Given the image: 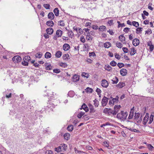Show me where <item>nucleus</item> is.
<instances>
[{
	"label": "nucleus",
	"instance_id": "obj_24",
	"mask_svg": "<svg viewBox=\"0 0 154 154\" xmlns=\"http://www.w3.org/2000/svg\"><path fill=\"white\" fill-rule=\"evenodd\" d=\"M134 110L133 109H131L130 111V114L128 118L130 119H132L134 116Z\"/></svg>",
	"mask_w": 154,
	"mask_h": 154
},
{
	"label": "nucleus",
	"instance_id": "obj_36",
	"mask_svg": "<svg viewBox=\"0 0 154 154\" xmlns=\"http://www.w3.org/2000/svg\"><path fill=\"white\" fill-rule=\"evenodd\" d=\"M73 126L72 125H69L67 128V129L68 131H72L73 129Z\"/></svg>",
	"mask_w": 154,
	"mask_h": 154
},
{
	"label": "nucleus",
	"instance_id": "obj_64",
	"mask_svg": "<svg viewBox=\"0 0 154 154\" xmlns=\"http://www.w3.org/2000/svg\"><path fill=\"white\" fill-rule=\"evenodd\" d=\"M69 57V55L68 54H65L63 56V58L65 60L68 59Z\"/></svg>",
	"mask_w": 154,
	"mask_h": 154
},
{
	"label": "nucleus",
	"instance_id": "obj_10",
	"mask_svg": "<svg viewBox=\"0 0 154 154\" xmlns=\"http://www.w3.org/2000/svg\"><path fill=\"white\" fill-rule=\"evenodd\" d=\"M139 43L140 41L138 39L135 38L133 40L132 44L134 46H137L139 45Z\"/></svg>",
	"mask_w": 154,
	"mask_h": 154
},
{
	"label": "nucleus",
	"instance_id": "obj_39",
	"mask_svg": "<svg viewBox=\"0 0 154 154\" xmlns=\"http://www.w3.org/2000/svg\"><path fill=\"white\" fill-rule=\"evenodd\" d=\"M116 45L118 48H121L123 46L122 44L120 42H117L116 43Z\"/></svg>",
	"mask_w": 154,
	"mask_h": 154
},
{
	"label": "nucleus",
	"instance_id": "obj_19",
	"mask_svg": "<svg viewBox=\"0 0 154 154\" xmlns=\"http://www.w3.org/2000/svg\"><path fill=\"white\" fill-rule=\"evenodd\" d=\"M69 45L67 44H65L63 46V48L64 51H66L69 50L70 48Z\"/></svg>",
	"mask_w": 154,
	"mask_h": 154
},
{
	"label": "nucleus",
	"instance_id": "obj_63",
	"mask_svg": "<svg viewBox=\"0 0 154 154\" xmlns=\"http://www.w3.org/2000/svg\"><path fill=\"white\" fill-rule=\"evenodd\" d=\"M103 145L105 146L108 147L109 146V144L106 141H105L103 142Z\"/></svg>",
	"mask_w": 154,
	"mask_h": 154
},
{
	"label": "nucleus",
	"instance_id": "obj_47",
	"mask_svg": "<svg viewBox=\"0 0 154 154\" xmlns=\"http://www.w3.org/2000/svg\"><path fill=\"white\" fill-rule=\"evenodd\" d=\"M154 116L152 115H151L149 117V124H151L153 121V120Z\"/></svg>",
	"mask_w": 154,
	"mask_h": 154
},
{
	"label": "nucleus",
	"instance_id": "obj_40",
	"mask_svg": "<svg viewBox=\"0 0 154 154\" xmlns=\"http://www.w3.org/2000/svg\"><path fill=\"white\" fill-rule=\"evenodd\" d=\"M90 112L91 113H94L95 112V110L93 106L91 105L89 106Z\"/></svg>",
	"mask_w": 154,
	"mask_h": 154
},
{
	"label": "nucleus",
	"instance_id": "obj_3",
	"mask_svg": "<svg viewBox=\"0 0 154 154\" xmlns=\"http://www.w3.org/2000/svg\"><path fill=\"white\" fill-rule=\"evenodd\" d=\"M103 112L105 114H107L109 115H112L113 116L115 115H114L113 110L111 109L105 108L104 109Z\"/></svg>",
	"mask_w": 154,
	"mask_h": 154
},
{
	"label": "nucleus",
	"instance_id": "obj_33",
	"mask_svg": "<svg viewBox=\"0 0 154 154\" xmlns=\"http://www.w3.org/2000/svg\"><path fill=\"white\" fill-rule=\"evenodd\" d=\"M68 35L71 38L74 37V34L72 30H69L68 33Z\"/></svg>",
	"mask_w": 154,
	"mask_h": 154
},
{
	"label": "nucleus",
	"instance_id": "obj_60",
	"mask_svg": "<svg viewBox=\"0 0 154 154\" xmlns=\"http://www.w3.org/2000/svg\"><path fill=\"white\" fill-rule=\"evenodd\" d=\"M96 92L97 93V94L99 95H100L101 93V90L99 88H97L96 91Z\"/></svg>",
	"mask_w": 154,
	"mask_h": 154
},
{
	"label": "nucleus",
	"instance_id": "obj_4",
	"mask_svg": "<svg viewBox=\"0 0 154 154\" xmlns=\"http://www.w3.org/2000/svg\"><path fill=\"white\" fill-rule=\"evenodd\" d=\"M63 32L62 30L58 29L56 32V35L53 37V39L54 40H57V38L61 37L62 35Z\"/></svg>",
	"mask_w": 154,
	"mask_h": 154
},
{
	"label": "nucleus",
	"instance_id": "obj_58",
	"mask_svg": "<svg viewBox=\"0 0 154 154\" xmlns=\"http://www.w3.org/2000/svg\"><path fill=\"white\" fill-rule=\"evenodd\" d=\"M147 147L149 150H152L154 148L150 144H148L147 145Z\"/></svg>",
	"mask_w": 154,
	"mask_h": 154
},
{
	"label": "nucleus",
	"instance_id": "obj_17",
	"mask_svg": "<svg viewBox=\"0 0 154 154\" xmlns=\"http://www.w3.org/2000/svg\"><path fill=\"white\" fill-rule=\"evenodd\" d=\"M54 17V16L53 13L52 12H50L48 14V18L51 20H53Z\"/></svg>",
	"mask_w": 154,
	"mask_h": 154
},
{
	"label": "nucleus",
	"instance_id": "obj_52",
	"mask_svg": "<svg viewBox=\"0 0 154 154\" xmlns=\"http://www.w3.org/2000/svg\"><path fill=\"white\" fill-rule=\"evenodd\" d=\"M115 57L118 59V60H119L120 58H121V56L118 54L117 53H116L115 54Z\"/></svg>",
	"mask_w": 154,
	"mask_h": 154
},
{
	"label": "nucleus",
	"instance_id": "obj_50",
	"mask_svg": "<svg viewBox=\"0 0 154 154\" xmlns=\"http://www.w3.org/2000/svg\"><path fill=\"white\" fill-rule=\"evenodd\" d=\"M22 64L24 66H28V65L29 63L25 60H23L22 62Z\"/></svg>",
	"mask_w": 154,
	"mask_h": 154
},
{
	"label": "nucleus",
	"instance_id": "obj_11",
	"mask_svg": "<svg viewBox=\"0 0 154 154\" xmlns=\"http://www.w3.org/2000/svg\"><path fill=\"white\" fill-rule=\"evenodd\" d=\"M119 38L120 40L124 44H126V42L125 41V39L123 35H121L119 36Z\"/></svg>",
	"mask_w": 154,
	"mask_h": 154
},
{
	"label": "nucleus",
	"instance_id": "obj_46",
	"mask_svg": "<svg viewBox=\"0 0 154 154\" xmlns=\"http://www.w3.org/2000/svg\"><path fill=\"white\" fill-rule=\"evenodd\" d=\"M110 64L112 66H115L117 65V63L114 60H112L110 63Z\"/></svg>",
	"mask_w": 154,
	"mask_h": 154
},
{
	"label": "nucleus",
	"instance_id": "obj_35",
	"mask_svg": "<svg viewBox=\"0 0 154 154\" xmlns=\"http://www.w3.org/2000/svg\"><path fill=\"white\" fill-rule=\"evenodd\" d=\"M92 37L90 35L89 32H88V34L86 35V38L87 40L91 41L92 40Z\"/></svg>",
	"mask_w": 154,
	"mask_h": 154
},
{
	"label": "nucleus",
	"instance_id": "obj_45",
	"mask_svg": "<svg viewBox=\"0 0 154 154\" xmlns=\"http://www.w3.org/2000/svg\"><path fill=\"white\" fill-rule=\"evenodd\" d=\"M132 24L136 27H138L139 26V24L136 21L132 22Z\"/></svg>",
	"mask_w": 154,
	"mask_h": 154
},
{
	"label": "nucleus",
	"instance_id": "obj_29",
	"mask_svg": "<svg viewBox=\"0 0 154 154\" xmlns=\"http://www.w3.org/2000/svg\"><path fill=\"white\" fill-rule=\"evenodd\" d=\"M125 86V83L124 82H119L117 85V87L120 88H122Z\"/></svg>",
	"mask_w": 154,
	"mask_h": 154
},
{
	"label": "nucleus",
	"instance_id": "obj_62",
	"mask_svg": "<svg viewBox=\"0 0 154 154\" xmlns=\"http://www.w3.org/2000/svg\"><path fill=\"white\" fill-rule=\"evenodd\" d=\"M53 72L56 73H58L60 72V70L59 69H53Z\"/></svg>",
	"mask_w": 154,
	"mask_h": 154
},
{
	"label": "nucleus",
	"instance_id": "obj_30",
	"mask_svg": "<svg viewBox=\"0 0 154 154\" xmlns=\"http://www.w3.org/2000/svg\"><path fill=\"white\" fill-rule=\"evenodd\" d=\"M51 54L49 52H47L45 54V58L49 59L51 57Z\"/></svg>",
	"mask_w": 154,
	"mask_h": 154
},
{
	"label": "nucleus",
	"instance_id": "obj_42",
	"mask_svg": "<svg viewBox=\"0 0 154 154\" xmlns=\"http://www.w3.org/2000/svg\"><path fill=\"white\" fill-rule=\"evenodd\" d=\"M134 119L136 121L138 120V119H139L140 115V114L139 113H135V114Z\"/></svg>",
	"mask_w": 154,
	"mask_h": 154
},
{
	"label": "nucleus",
	"instance_id": "obj_41",
	"mask_svg": "<svg viewBox=\"0 0 154 154\" xmlns=\"http://www.w3.org/2000/svg\"><path fill=\"white\" fill-rule=\"evenodd\" d=\"M85 91L87 93H92L93 91V89L89 87H87L85 90Z\"/></svg>",
	"mask_w": 154,
	"mask_h": 154
},
{
	"label": "nucleus",
	"instance_id": "obj_28",
	"mask_svg": "<svg viewBox=\"0 0 154 154\" xmlns=\"http://www.w3.org/2000/svg\"><path fill=\"white\" fill-rule=\"evenodd\" d=\"M62 52L61 51H58L56 52L55 55L57 57L60 58L62 56Z\"/></svg>",
	"mask_w": 154,
	"mask_h": 154
},
{
	"label": "nucleus",
	"instance_id": "obj_31",
	"mask_svg": "<svg viewBox=\"0 0 154 154\" xmlns=\"http://www.w3.org/2000/svg\"><path fill=\"white\" fill-rule=\"evenodd\" d=\"M23 60L27 61L29 63V61L31 60V57L29 56H26L23 58Z\"/></svg>",
	"mask_w": 154,
	"mask_h": 154
},
{
	"label": "nucleus",
	"instance_id": "obj_43",
	"mask_svg": "<svg viewBox=\"0 0 154 154\" xmlns=\"http://www.w3.org/2000/svg\"><path fill=\"white\" fill-rule=\"evenodd\" d=\"M113 84H117L118 82V79L115 76V77L113 79V80H112Z\"/></svg>",
	"mask_w": 154,
	"mask_h": 154
},
{
	"label": "nucleus",
	"instance_id": "obj_49",
	"mask_svg": "<svg viewBox=\"0 0 154 154\" xmlns=\"http://www.w3.org/2000/svg\"><path fill=\"white\" fill-rule=\"evenodd\" d=\"M129 130H130L131 131H133L134 132H139V131L138 130H137L136 129H134L133 128H128Z\"/></svg>",
	"mask_w": 154,
	"mask_h": 154
},
{
	"label": "nucleus",
	"instance_id": "obj_1",
	"mask_svg": "<svg viewBox=\"0 0 154 154\" xmlns=\"http://www.w3.org/2000/svg\"><path fill=\"white\" fill-rule=\"evenodd\" d=\"M128 115V113L127 112L122 111L117 114V118L121 121H124L126 119Z\"/></svg>",
	"mask_w": 154,
	"mask_h": 154
},
{
	"label": "nucleus",
	"instance_id": "obj_54",
	"mask_svg": "<svg viewBox=\"0 0 154 154\" xmlns=\"http://www.w3.org/2000/svg\"><path fill=\"white\" fill-rule=\"evenodd\" d=\"M85 114V113L84 112H81L80 113L78 114L77 117L79 118H81Z\"/></svg>",
	"mask_w": 154,
	"mask_h": 154
},
{
	"label": "nucleus",
	"instance_id": "obj_15",
	"mask_svg": "<svg viewBox=\"0 0 154 154\" xmlns=\"http://www.w3.org/2000/svg\"><path fill=\"white\" fill-rule=\"evenodd\" d=\"M45 69L47 70H50L52 69V67L51 66V64L49 63H45Z\"/></svg>",
	"mask_w": 154,
	"mask_h": 154
},
{
	"label": "nucleus",
	"instance_id": "obj_57",
	"mask_svg": "<svg viewBox=\"0 0 154 154\" xmlns=\"http://www.w3.org/2000/svg\"><path fill=\"white\" fill-rule=\"evenodd\" d=\"M117 66L119 68H120L123 67L124 65L123 63H119L117 64Z\"/></svg>",
	"mask_w": 154,
	"mask_h": 154
},
{
	"label": "nucleus",
	"instance_id": "obj_12",
	"mask_svg": "<svg viewBox=\"0 0 154 154\" xmlns=\"http://www.w3.org/2000/svg\"><path fill=\"white\" fill-rule=\"evenodd\" d=\"M147 45L149 46V50L150 51H152L154 49V46L152 44V42L151 41H149L147 42Z\"/></svg>",
	"mask_w": 154,
	"mask_h": 154
},
{
	"label": "nucleus",
	"instance_id": "obj_44",
	"mask_svg": "<svg viewBox=\"0 0 154 154\" xmlns=\"http://www.w3.org/2000/svg\"><path fill=\"white\" fill-rule=\"evenodd\" d=\"M94 102V104L96 107H98L99 104V102L97 100L95 99V100L93 101Z\"/></svg>",
	"mask_w": 154,
	"mask_h": 154
},
{
	"label": "nucleus",
	"instance_id": "obj_21",
	"mask_svg": "<svg viewBox=\"0 0 154 154\" xmlns=\"http://www.w3.org/2000/svg\"><path fill=\"white\" fill-rule=\"evenodd\" d=\"M73 81L74 82H76L78 81L79 79V77L78 75L75 74L72 78Z\"/></svg>",
	"mask_w": 154,
	"mask_h": 154
},
{
	"label": "nucleus",
	"instance_id": "obj_59",
	"mask_svg": "<svg viewBox=\"0 0 154 154\" xmlns=\"http://www.w3.org/2000/svg\"><path fill=\"white\" fill-rule=\"evenodd\" d=\"M107 23L109 26H111V25H113V20H109L107 22Z\"/></svg>",
	"mask_w": 154,
	"mask_h": 154
},
{
	"label": "nucleus",
	"instance_id": "obj_26",
	"mask_svg": "<svg viewBox=\"0 0 154 154\" xmlns=\"http://www.w3.org/2000/svg\"><path fill=\"white\" fill-rule=\"evenodd\" d=\"M64 137L65 139L68 140L70 137V134L69 133H66L64 135Z\"/></svg>",
	"mask_w": 154,
	"mask_h": 154
},
{
	"label": "nucleus",
	"instance_id": "obj_25",
	"mask_svg": "<svg viewBox=\"0 0 154 154\" xmlns=\"http://www.w3.org/2000/svg\"><path fill=\"white\" fill-rule=\"evenodd\" d=\"M130 50L131 51L130 53V54L131 56L134 55L136 53V51L134 47L131 48L130 49Z\"/></svg>",
	"mask_w": 154,
	"mask_h": 154
},
{
	"label": "nucleus",
	"instance_id": "obj_38",
	"mask_svg": "<svg viewBox=\"0 0 154 154\" xmlns=\"http://www.w3.org/2000/svg\"><path fill=\"white\" fill-rule=\"evenodd\" d=\"M35 60H32L31 61V63L32 64H33V65L35 66V67H39L40 65L37 62L35 63Z\"/></svg>",
	"mask_w": 154,
	"mask_h": 154
},
{
	"label": "nucleus",
	"instance_id": "obj_51",
	"mask_svg": "<svg viewBox=\"0 0 154 154\" xmlns=\"http://www.w3.org/2000/svg\"><path fill=\"white\" fill-rule=\"evenodd\" d=\"M80 41L81 42L84 43L85 41V39L83 35H82L80 38Z\"/></svg>",
	"mask_w": 154,
	"mask_h": 154
},
{
	"label": "nucleus",
	"instance_id": "obj_61",
	"mask_svg": "<svg viewBox=\"0 0 154 154\" xmlns=\"http://www.w3.org/2000/svg\"><path fill=\"white\" fill-rule=\"evenodd\" d=\"M74 150H75V153H79L80 152H82V153H85V152L83 151H79V150H78L77 148H74Z\"/></svg>",
	"mask_w": 154,
	"mask_h": 154
},
{
	"label": "nucleus",
	"instance_id": "obj_53",
	"mask_svg": "<svg viewBox=\"0 0 154 154\" xmlns=\"http://www.w3.org/2000/svg\"><path fill=\"white\" fill-rule=\"evenodd\" d=\"M59 24L62 26H65V24L63 20L59 21Z\"/></svg>",
	"mask_w": 154,
	"mask_h": 154
},
{
	"label": "nucleus",
	"instance_id": "obj_13",
	"mask_svg": "<svg viewBox=\"0 0 154 154\" xmlns=\"http://www.w3.org/2000/svg\"><path fill=\"white\" fill-rule=\"evenodd\" d=\"M149 116L148 114L146 113L145 117L144 118L143 120V123L144 125H146L148 121V120Z\"/></svg>",
	"mask_w": 154,
	"mask_h": 154
},
{
	"label": "nucleus",
	"instance_id": "obj_7",
	"mask_svg": "<svg viewBox=\"0 0 154 154\" xmlns=\"http://www.w3.org/2000/svg\"><path fill=\"white\" fill-rule=\"evenodd\" d=\"M121 107L120 105H116L114 106V109L113 110L114 115H116L118 112Z\"/></svg>",
	"mask_w": 154,
	"mask_h": 154
},
{
	"label": "nucleus",
	"instance_id": "obj_55",
	"mask_svg": "<svg viewBox=\"0 0 154 154\" xmlns=\"http://www.w3.org/2000/svg\"><path fill=\"white\" fill-rule=\"evenodd\" d=\"M122 49L123 52L125 53H128V50L127 48L123 47Z\"/></svg>",
	"mask_w": 154,
	"mask_h": 154
},
{
	"label": "nucleus",
	"instance_id": "obj_20",
	"mask_svg": "<svg viewBox=\"0 0 154 154\" xmlns=\"http://www.w3.org/2000/svg\"><path fill=\"white\" fill-rule=\"evenodd\" d=\"M106 26L102 25L100 26L98 28V30L100 32H103L106 31Z\"/></svg>",
	"mask_w": 154,
	"mask_h": 154
},
{
	"label": "nucleus",
	"instance_id": "obj_23",
	"mask_svg": "<svg viewBox=\"0 0 154 154\" xmlns=\"http://www.w3.org/2000/svg\"><path fill=\"white\" fill-rule=\"evenodd\" d=\"M103 46L105 48H108L111 47V44L109 42H106L104 43Z\"/></svg>",
	"mask_w": 154,
	"mask_h": 154
},
{
	"label": "nucleus",
	"instance_id": "obj_56",
	"mask_svg": "<svg viewBox=\"0 0 154 154\" xmlns=\"http://www.w3.org/2000/svg\"><path fill=\"white\" fill-rule=\"evenodd\" d=\"M43 6L46 9H50V5L48 4H45Z\"/></svg>",
	"mask_w": 154,
	"mask_h": 154
},
{
	"label": "nucleus",
	"instance_id": "obj_8",
	"mask_svg": "<svg viewBox=\"0 0 154 154\" xmlns=\"http://www.w3.org/2000/svg\"><path fill=\"white\" fill-rule=\"evenodd\" d=\"M108 99L105 96H104L102 99L101 103L102 106H104L106 105L108 101Z\"/></svg>",
	"mask_w": 154,
	"mask_h": 154
},
{
	"label": "nucleus",
	"instance_id": "obj_2",
	"mask_svg": "<svg viewBox=\"0 0 154 154\" xmlns=\"http://www.w3.org/2000/svg\"><path fill=\"white\" fill-rule=\"evenodd\" d=\"M67 149V145L64 144L63 143L61 144L59 146L55 148V151H56L57 152H64L66 151Z\"/></svg>",
	"mask_w": 154,
	"mask_h": 154
},
{
	"label": "nucleus",
	"instance_id": "obj_18",
	"mask_svg": "<svg viewBox=\"0 0 154 154\" xmlns=\"http://www.w3.org/2000/svg\"><path fill=\"white\" fill-rule=\"evenodd\" d=\"M80 109H84L85 111V112H87L89 110V109L88 107L87 106H86L85 103H84L83 104V105L82 106Z\"/></svg>",
	"mask_w": 154,
	"mask_h": 154
},
{
	"label": "nucleus",
	"instance_id": "obj_14",
	"mask_svg": "<svg viewBox=\"0 0 154 154\" xmlns=\"http://www.w3.org/2000/svg\"><path fill=\"white\" fill-rule=\"evenodd\" d=\"M46 31L48 34L49 35H51L53 34L54 30L52 28H48L46 29Z\"/></svg>",
	"mask_w": 154,
	"mask_h": 154
},
{
	"label": "nucleus",
	"instance_id": "obj_27",
	"mask_svg": "<svg viewBox=\"0 0 154 154\" xmlns=\"http://www.w3.org/2000/svg\"><path fill=\"white\" fill-rule=\"evenodd\" d=\"M82 76L83 77L86 78L87 79L89 76V74L88 73L82 72L81 74Z\"/></svg>",
	"mask_w": 154,
	"mask_h": 154
},
{
	"label": "nucleus",
	"instance_id": "obj_16",
	"mask_svg": "<svg viewBox=\"0 0 154 154\" xmlns=\"http://www.w3.org/2000/svg\"><path fill=\"white\" fill-rule=\"evenodd\" d=\"M104 69L106 70L109 72H111L112 70V67L108 65H105Z\"/></svg>",
	"mask_w": 154,
	"mask_h": 154
},
{
	"label": "nucleus",
	"instance_id": "obj_37",
	"mask_svg": "<svg viewBox=\"0 0 154 154\" xmlns=\"http://www.w3.org/2000/svg\"><path fill=\"white\" fill-rule=\"evenodd\" d=\"M42 55V54L41 52H38L35 55V57L36 58H40Z\"/></svg>",
	"mask_w": 154,
	"mask_h": 154
},
{
	"label": "nucleus",
	"instance_id": "obj_48",
	"mask_svg": "<svg viewBox=\"0 0 154 154\" xmlns=\"http://www.w3.org/2000/svg\"><path fill=\"white\" fill-rule=\"evenodd\" d=\"M143 28L141 27H138L136 29V33L138 34L139 32H142Z\"/></svg>",
	"mask_w": 154,
	"mask_h": 154
},
{
	"label": "nucleus",
	"instance_id": "obj_5",
	"mask_svg": "<svg viewBox=\"0 0 154 154\" xmlns=\"http://www.w3.org/2000/svg\"><path fill=\"white\" fill-rule=\"evenodd\" d=\"M21 57L19 56H16L13 57L12 58V60L14 63H18L20 62L21 60Z\"/></svg>",
	"mask_w": 154,
	"mask_h": 154
},
{
	"label": "nucleus",
	"instance_id": "obj_22",
	"mask_svg": "<svg viewBox=\"0 0 154 154\" xmlns=\"http://www.w3.org/2000/svg\"><path fill=\"white\" fill-rule=\"evenodd\" d=\"M46 24L48 26L50 27H52L54 25V22L51 20L47 21Z\"/></svg>",
	"mask_w": 154,
	"mask_h": 154
},
{
	"label": "nucleus",
	"instance_id": "obj_6",
	"mask_svg": "<svg viewBox=\"0 0 154 154\" xmlns=\"http://www.w3.org/2000/svg\"><path fill=\"white\" fill-rule=\"evenodd\" d=\"M101 85L103 87L106 88L108 86L109 83L107 81L104 79L102 80L101 81Z\"/></svg>",
	"mask_w": 154,
	"mask_h": 154
},
{
	"label": "nucleus",
	"instance_id": "obj_34",
	"mask_svg": "<svg viewBox=\"0 0 154 154\" xmlns=\"http://www.w3.org/2000/svg\"><path fill=\"white\" fill-rule=\"evenodd\" d=\"M54 12L56 16H58L59 15V10L57 8H55L54 10Z\"/></svg>",
	"mask_w": 154,
	"mask_h": 154
},
{
	"label": "nucleus",
	"instance_id": "obj_32",
	"mask_svg": "<svg viewBox=\"0 0 154 154\" xmlns=\"http://www.w3.org/2000/svg\"><path fill=\"white\" fill-rule=\"evenodd\" d=\"M58 65L63 68H65L67 66V65L66 63L60 62L59 63Z\"/></svg>",
	"mask_w": 154,
	"mask_h": 154
},
{
	"label": "nucleus",
	"instance_id": "obj_9",
	"mask_svg": "<svg viewBox=\"0 0 154 154\" xmlns=\"http://www.w3.org/2000/svg\"><path fill=\"white\" fill-rule=\"evenodd\" d=\"M127 70L125 69H122L120 70V74L123 76H125L127 74Z\"/></svg>",
	"mask_w": 154,
	"mask_h": 154
}]
</instances>
